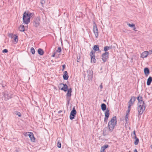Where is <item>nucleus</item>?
<instances>
[{"label": "nucleus", "instance_id": "1", "mask_svg": "<svg viewBox=\"0 0 152 152\" xmlns=\"http://www.w3.org/2000/svg\"><path fill=\"white\" fill-rule=\"evenodd\" d=\"M34 14L30 12H25L23 14V20L24 23L28 24L30 22V19L31 15Z\"/></svg>", "mask_w": 152, "mask_h": 152}, {"label": "nucleus", "instance_id": "2", "mask_svg": "<svg viewBox=\"0 0 152 152\" xmlns=\"http://www.w3.org/2000/svg\"><path fill=\"white\" fill-rule=\"evenodd\" d=\"M117 124V118L116 116H113L108 123V126L110 131H113Z\"/></svg>", "mask_w": 152, "mask_h": 152}, {"label": "nucleus", "instance_id": "3", "mask_svg": "<svg viewBox=\"0 0 152 152\" xmlns=\"http://www.w3.org/2000/svg\"><path fill=\"white\" fill-rule=\"evenodd\" d=\"M76 113L77 112L75 109V107L74 106L70 113L69 116L70 119L72 120L74 119Z\"/></svg>", "mask_w": 152, "mask_h": 152}, {"label": "nucleus", "instance_id": "4", "mask_svg": "<svg viewBox=\"0 0 152 152\" xmlns=\"http://www.w3.org/2000/svg\"><path fill=\"white\" fill-rule=\"evenodd\" d=\"M146 105L139 104L138 105L137 110L140 115H142L145 109Z\"/></svg>", "mask_w": 152, "mask_h": 152}, {"label": "nucleus", "instance_id": "5", "mask_svg": "<svg viewBox=\"0 0 152 152\" xmlns=\"http://www.w3.org/2000/svg\"><path fill=\"white\" fill-rule=\"evenodd\" d=\"M40 18L39 17H36L34 18L33 21V25L35 27H38L40 24L39 21Z\"/></svg>", "mask_w": 152, "mask_h": 152}, {"label": "nucleus", "instance_id": "6", "mask_svg": "<svg viewBox=\"0 0 152 152\" xmlns=\"http://www.w3.org/2000/svg\"><path fill=\"white\" fill-rule=\"evenodd\" d=\"M12 94L10 92H8L7 91H5L4 94V100L7 101L9 99L12 98Z\"/></svg>", "mask_w": 152, "mask_h": 152}, {"label": "nucleus", "instance_id": "7", "mask_svg": "<svg viewBox=\"0 0 152 152\" xmlns=\"http://www.w3.org/2000/svg\"><path fill=\"white\" fill-rule=\"evenodd\" d=\"M93 24V32H94L95 34L96 37L97 38L99 36V32L98 29L96 26V24L94 22Z\"/></svg>", "mask_w": 152, "mask_h": 152}, {"label": "nucleus", "instance_id": "8", "mask_svg": "<svg viewBox=\"0 0 152 152\" xmlns=\"http://www.w3.org/2000/svg\"><path fill=\"white\" fill-rule=\"evenodd\" d=\"M90 56L91 58V62L93 63H96V61L95 59V52L92 50L90 53Z\"/></svg>", "mask_w": 152, "mask_h": 152}, {"label": "nucleus", "instance_id": "9", "mask_svg": "<svg viewBox=\"0 0 152 152\" xmlns=\"http://www.w3.org/2000/svg\"><path fill=\"white\" fill-rule=\"evenodd\" d=\"M109 52H105L102 55V59L104 63L106 62L109 58Z\"/></svg>", "mask_w": 152, "mask_h": 152}, {"label": "nucleus", "instance_id": "10", "mask_svg": "<svg viewBox=\"0 0 152 152\" xmlns=\"http://www.w3.org/2000/svg\"><path fill=\"white\" fill-rule=\"evenodd\" d=\"M25 135L26 137L29 136L32 142H34L35 141V138L34 137V134L32 132H26L25 134Z\"/></svg>", "mask_w": 152, "mask_h": 152}, {"label": "nucleus", "instance_id": "11", "mask_svg": "<svg viewBox=\"0 0 152 152\" xmlns=\"http://www.w3.org/2000/svg\"><path fill=\"white\" fill-rule=\"evenodd\" d=\"M110 110L108 108L105 112L104 115L105 117L104 118V121L105 124H107V120L109 118L110 115Z\"/></svg>", "mask_w": 152, "mask_h": 152}, {"label": "nucleus", "instance_id": "12", "mask_svg": "<svg viewBox=\"0 0 152 152\" xmlns=\"http://www.w3.org/2000/svg\"><path fill=\"white\" fill-rule=\"evenodd\" d=\"M88 73V80L90 81H91L92 79L93 75V71L91 70H88L87 71Z\"/></svg>", "mask_w": 152, "mask_h": 152}, {"label": "nucleus", "instance_id": "13", "mask_svg": "<svg viewBox=\"0 0 152 152\" xmlns=\"http://www.w3.org/2000/svg\"><path fill=\"white\" fill-rule=\"evenodd\" d=\"M62 89L63 90V91L66 92L67 91H69L71 92H72V89L71 88H70L69 89L68 88V86L67 85H64V87L63 88H62Z\"/></svg>", "mask_w": 152, "mask_h": 152}, {"label": "nucleus", "instance_id": "14", "mask_svg": "<svg viewBox=\"0 0 152 152\" xmlns=\"http://www.w3.org/2000/svg\"><path fill=\"white\" fill-rule=\"evenodd\" d=\"M63 77L64 80H67L68 79L69 76L68 75V72L67 71L64 72Z\"/></svg>", "mask_w": 152, "mask_h": 152}, {"label": "nucleus", "instance_id": "15", "mask_svg": "<svg viewBox=\"0 0 152 152\" xmlns=\"http://www.w3.org/2000/svg\"><path fill=\"white\" fill-rule=\"evenodd\" d=\"M149 52L147 51L143 52L141 55V57L142 58H146L148 55Z\"/></svg>", "mask_w": 152, "mask_h": 152}, {"label": "nucleus", "instance_id": "16", "mask_svg": "<svg viewBox=\"0 0 152 152\" xmlns=\"http://www.w3.org/2000/svg\"><path fill=\"white\" fill-rule=\"evenodd\" d=\"M144 72L145 75L147 76L150 73V71L148 68L145 67L144 69Z\"/></svg>", "mask_w": 152, "mask_h": 152}, {"label": "nucleus", "instance_id": "17", "mask_svg": "<svg viewBox=\"0 0 152 152\" xmlns=\"http://www.w3.org/2000/svg\"><path fill=\"white\" fill-rule=\"evenodd\" d=\"M101 107L102 110L104 111H106L107 109V106L104 103H102L101 104Z\"/></svg>", "mask_w": 152, "mask_h": 152}, {"label": "nucleus", "instance_id": "18", "mask_svg": "<svg viewBox=\"0 0 152 152\" xmlns=\"http://www.w3.org/2000/svg\"><path fill=\"white\" fill-rule=\"evenodd\" d=\"M152 82V77L150 76L148 78L147 81V85L148 86H150L151 85V82Z\"/></svg>", "mask_w": 152, "mask_h": 152}, {"label": "nucleus", "instance_id": "19", "mask_svg": "<svg viewBox=\"0 0 152 152\" xmlns=\"http://www.w3.org/2000/svg\"><path fill=\"white\" fill-rule=\"evenodd\" d=\"M93 50H94V52L95 53L97 51H99V46L98 45H95L93 47Z\"/></svg>", "mask_w": 152, "mask_h": 152}, {"label": "nucleus", "instance_id": "20", "mask_svg": "<svg viewBox=\"0 0 152 152\" xmlns=\"http://www.w3.org/2000/svg\"><path fill=\"white\" fill-rule=\"evenodd\" d=\"M127 25L130 27L132 28H133V30L135 31H136V28L135 26V25L133 23L130 24L129 23L128 24H127Z\"/></svg>", "mask_w": 152, "mask_h": 152}, {"label": "nucleus", "instance_id": "21", "mask_svg": "<svg viewBox=\"0 0 152 152\" xmlns=\"http://www.w3.org/2000/svg\"><path fill=\"white\" fill-rule=\"evenodd\" d=\"M38 54L40 56L43 55L44 53L43 50L41 48H39L37 50Z\"/></svg>", "mask_w": 152, "mask_h": 152}, {"label": "nucleus", "instance_id": "22", "mask_svg": "<svg viewBox=\"0 0 152 152\" xmlns=\"http://www.w3.org/2000/svg\"><path fill=\"white\" fill-rule=\"evenodd\" d=\"M65 85H66V84H64L63 83H60L59 84V85L58 86V89L59 90H61L63 91L62 89V88H63Z\"/></svg>", "mask_w": 152, "mask_h": 152}, {"label": "nucleus", "instance_id": "23", "mask_svg": "<svg viewBox=\"0 0 152 152\" xmlns=\"http://www.w3.org/2000/svg\"><path fill=\"white\" fill-rule=\"evenodd\" d=\"M133 139H134L135 140V141L134 142V144L135 145H138L139 142V139L137 138V137H135Z\"/></svg>", "mask_w": 152, "mask_h": 152}, {"label": "nucleus", "instance_id": "24", "mask_svg": "<svg viewBox=\"0 0 152 152\" xmlns=\"http://www.w3.org/2000/svg\"><path fill=\"white\" fill-rule=\"evenodd\" d=\"M19 30L21 32H23L25 31V27L24 25H20L19 28Z\"/></svg>", "mask_w": 152, "mask_h": 152}, {"label": "nucleus", "instance_id": "25", "mask_svg": "<svg viewBox=\"0 0 152 152\" xmlns=\"http://www.w3.org/2000/svg\"><path fill=\"white\" fill-rule=\"evenodd\" d=\"M13 38L15 42V43H17L18 41V36L16 34H15Z\"/></svg>", "mask_w": 152, "mask_h": 152}, {"label": "nucleus", "instance_id": "26", "mask_svg": "<svg viewBox=\"0 0 152 152\" xmlns=\"http://www.w3.org/2000/svg\"><path fill=\"white\" fill-rule=\"evenodd\" d=\"M139 104H140L143 105L144 106L146 105V104H145L143 100H139L138 103H137V105H139Z\"/></svg>", "mask_w": 152, "mask_h": 152}, {"label": "nucleus", "instance_id": "27", "mask_svg": "<svg viewBox=\"0 0 152 152\" xmlns=\"http://www.w3.org/2000/svg\"><path fill=\"white\" fill-rule=\"evenodd\" d=\"M14 113L15 114L17 115L19 117H21L22 115L21 113L18 111H15L14 112Z\"/></svg>", "mask_w": 152, "mask_h": 152}, {"label": "nucleus", "instance_id": "28", "mask_svg": "<svg viewBox=\"0 0 152 152\" xmlns=\"http://www.w3.org/2000/svg\"><path fill=\"white\" fill-rule=\"evenodd\" d=\"M30 50L31 52V53L33 55L35 53V51L34 48L33 47H31V48Z\"/></svg>", "mask_w": 152, "mask_h": 152}, {"label": "nucleus", "instance_id": "29", "mask_svg": "<svg viewBox=\"0 0 152 152\" xmlns=\"http://www.w3.org/2000/svg\"><path fill=\"white\" fill-rule=\"evenodd\" d=\"M137 99L138 101H139V100H143V97L142 96H140V95L139 94L138 96L137 97Z\"/></svg>", "mask_w": 152, "mask_h": 152}, {"label": "nucleus", "instance_id": "30", "mask_svg": "<svg viewBox=\"0 0 152 152\" xmlns=\"http://www.w3.org/2000/svg\"><path fill=\"white\" fill-rule=\"evenodd\" d=\"M129 115H128V114H126V115L125 116V120L126 121V123H125V125H126V123L127 122V121L128 120Z\"/></svg>", "mask_w": 152, "mask_h": 152}, {"label": "nucleus", "instance_id": "31", "mask_svg": "<svg viewBox=\"0 0 152 152\" xmlns=\"http://www.w3.org/2000/svg\"><path fill=\"white\" fill-rule=\"evenodd\" d=\"M67 91V94L66 95V96L71 97L72 95V94H71L72 92H69V91Z\"/></svg>", "mask_w": 152, "mask_h": 152}, {"label": "nucleus", "instance_id": "32", "mask_svg": "<svg viewBox=\"0 0 152 152\" xmlns=\"http://www.w3.org/2000/svg\"><path fill=\"white\" fill-rule=\"evenodd\" d=\"M132 138H134L135 137H137L136 134V132L135 130H134L133 134H132Z\"/></svg>", "mask_w": 152, "mask_h": 152}, {"label": "nucleus", "instance_id": "33", "mask_svg": "<svg viewBox=\"0 0 152 152\" xmlns=\"http://www.w3.org/2000/svg\"><path fill=\"white\" fill-rule=\"evenodd\" d=\"M57 146L58 148H60L61 147V144L60 141H58L57 143Z\"/></svg>", "mask_w": 152, "mask_h": 152}, {"label": "nucleus", "instance_id": "34", "mask_svg": "<svg viewBox=\"0 0 152 152\" xmlns=\"http://www.w3.org/2000/svg\"><path fill=\"white\" fill-rule=\"evenodd\" d=\"M71 97H67L66 96V101L67 103V105H68L69 103Z\"/></svg>", "mask_w": 152, "mask_h": 152}, {"label": "nucleus", "instance_id": "35", "mask_svg": "<svg viewBox=\"0 0 152 152\" xmlns=\"http://www.w3.org/2000/svg\"><path fill=\"white\" fill-rule=\"evenodd\" d=\"M108 47L107 46H106L104 47V51H105V52H107V51L108 50Z\"/></svg>", "mask_w": 152, "mask_h": 152}, {"label": "nucleus", "instance_id": "36", "mask_svg": "<svg viewBox=\"0 0 152 152\" xmlns=\"http://www.w3.org/2000/svg\"><path fill=\"white\" fill-rule=\"evenodd\" d=\"M61 51V47H58L56 50V52L58 53H60Z\"/></svg>", "mask_w": 152, "mask_h": 152}, {"label": "nucleus", "instance_id": "37", "mask_svg": "<svg viewBox=\"0 0 152 152\" xmlns=\"http://www.w3.org/2000/svg\"><path fill=\"white\" fill-rule=\"evenodd\" d=\"M102 147L103 148L105 149L106 148H107L108 147L109 145L107 144H105Z\"/></svg>", "mask_w": 152, "mask_h": 152}, {"label": "nucleus", "instance_id": "38", "mask_svg": "<svg viewBox=\"0 0 152 152\" xmlns=\"http://www.w3.org/2000/svg\"><path fill=\"white\" fill-rule=\"evenodd\" d=\"M131 99H132L133 102L134 103L136 100V97L134 96H132L131 97Z\"/></svg>", "mask_w": 152, "mask_h": 152}, {"label": "nucleus", "instance_id": "39", "mask_svg": "<svg viewBox=\"0 0 152 152\" xmlns=\"http://www.w3.org/2000/svg\"><path fill=\"white\" fill-rule=\"evenodd\" d=\"M8 36L9 37H11L12 38H13L14 37V35H13V34L12 33H10L9 34Z\"/></svg>", "mask_w": 152, "mask_h": 152}, {"label": "nucleus", "instance_id": "40", "mask_svg": "<svg viewBox=\"0 0 152 152\" xmlns=\"http://www.w3.org/2000/svg\"><path fill=\"white\" fill-rule=\"evenodd\" d=\"M45 2V0H41L40 3L41 4L43 5Z\"/></svg>", "mask_w": 152, "mask_h": 152}, {"label": "nucleus", "instance_id": "41", "mask_svg": "<svg viewBox=\"0 0 152 152\" xmlns=\"http://www.w3.org/2000/svg\"><path fill=\"white\" fill-rule=\"evenodd\" d=\"M8 52V50L7 49H4L2 51L3 53H7Z\"/></svg>", "mask_w": 152, "mask_h": 152}, {"label": "nucleus", "instance_id": "42", "mask_svg": "<svg viewBox=\"0 0 152 152\" xmlns=\"http://www.w3.org/2000/svg\"><path fill=\"white\" fill-rule=\"evenodd\" d=\"M62 71H64V69H65V67H66V65L65 64L63 65H62Z\"/></svg>", "mask_w": 152, "mask_h": 152}, {"label": "nucleus", "instance_id": "43", "mask_svg": "<svg viewBox=\"0 0 152 152\" xmlns=\"http://www.w3.org/2000/svg\"><path fill=\"white\" fill-rule=\"evenodd\" d=\"M105 149L102 147H101L100 152H104Z\"/></svg>", "mask_w": 152, "mask_h": 152}, {"label": "nucleus", "instance_id": "44", "mask_svg": "<svg viewBox=\"0 0 152 152\" xmlns=\"http://www.w3.org/2000/svg\"><path fill=\"white\" fill-rule=\"evenodd\" d=\"M129 104L131 103V105H132L133 104V103H134V102H133V101H132V99H131V98L129 102Z\"/></svg>", "mask_w": 152, "mask_h": 152}, {"label": "nucleus", "instance_id": "45", "mask_svg": "<svg viewBox=\"0 0 152 152\" xmlns=\"http://www.w3.org/2000/svg\"><path fill=\"white\" fill-rule=\"evenodd\" d=\"M132 105L131 104V103H129V106H128V109L131 110V107Z\"/></svg>", "mask_w": 152, "mask_h": 152}, {"label": "nucleus", "instance_id": "46", "mask_svg": "<svg viewBox=\"0 0 152 152\" xmlns=\"http://www.w3.org/2000/svg\"><path fill=\"white\" fill-rule=\"evenodd\" d=\"M130 111V110L128 109V110L126 111V114H128V115H129V112Z\"/></svg>", "mask_w": 152, "mask_h": 152}, {"label": "nucleus", "instance_id": "47", "mask_svg": "<svg viewBox=\"0 0 152 152\" xmlns=\"http://www.w3.org/2000/svg\"><path fill=\"white\" fill-rule=\"evenodd\" d=\"M102 83H101V85L99 86V87L101 89H102L103 88V86H102Z\"/></svg>", "mask_w": 152, "mask_h": 152}, {"label": "nucleus", "instance_id": "48", "mask_svg": "<svg viewBox=\"0 0 152 152\" xmlns=\"http://www.w3.org/2000/svg\"><path fill=\"white\" fill-rule=\"evenodd\" d=\"M107 47H108V50H109V49L112 48V46H107Z\"/></svg>", "mask_w": 152, "mask_h": 152}, {"label": "nucleus", "instance_id": "49", "mask_svg": "<svg viewBox=\"0 0 152 152\" xmlns=\"http://www.w3.org/2000/svg\"><path fill=\"white\" fill-rule=\"evenodd\" d=\"M148 52L150 54H151L152 53V49L151 50H150Z\"/></svg>", "mask_w": 152, "mask_h": 152}, {"label": "nucleus", "instance_id": "50", "mask_svg": "<svg viewBox=\"0 0 152 152\" xmlns=\"http://www.w3.org/2000/svg\"><path fill=\"white\" fill-rule=\"evenodd\" d=\"M56 53V52L54 53L52 55V56L53 57H54L55 56Z\"/></svg>", "mask_w": 152, "mask_h": 152}, {"label": "nucleus", "instance_id": "51", "mask_svg": "<svg viewBox=\"0 0 152 152\" xmlns=\"http://www.w3.org/2000/svg\"><path fill=\"white\" fill-rule=\"evenodd\" d=\"M141 115H140L139 114V113H138V117L140 119L141 118Z\"/></svg>", "mask_w": 152, "mask_h": 152}, {"label": "nucleus", "instance_id": "52", "mask_svg": "<svg viewBox=\"0 0 152 152\" xmlns=\"http://www.w3.org/2000/svg\"><path fill=\"white\" fill-rule=\"evenodd\" d=\"M1 85H2V86L3 88H5V86H6V85H4L3 84H1Z\"/></svg>", "mask_w": 152, "mask_h": 152}, {"label": "nucleus", "instance_id": "53", "mask_svg": "<svg viewBox=\"0 0 152 152\" xmlns=\"http://www.w3.org/2000/svg\"><path fill=\"white\" fill-rule=\"evenodd\" d=\"M134 152H138L137 150V149H135L134 151Z\"/></svg>", "mask_w": 152, "mask_h": 152}, {"label": "nucleus", "instance_id": "54", "mask_svg": "<svg viewBox=\"0 0 152 152\" xmlns=\"http://www.w3.org/2000/svg\"><path fill=\"white\" fill-rule=\"evenodd\" d=\"M62 112V111L61 110H60L58 112V113L59 114Z\"/></svg>", "mask_w": 152, "mask_h": 152}, {"label": "nucleus", "instance_id": "55", "mask_svg": "<svg viewBox=\"0 0 152 152\" xmlns=\"http://www.w3.org/2000/svg\"><path fill=\"white\" fill-rule=\"evenodd\" d=\"M80 57H79V58H78V57H77V59H80Z\"/></svg>", "mask_w": 152, "mask_h": 152}, {"label": "nucleus", "instance_id": "56", "mask_svg": "<svg viewBox=\"0 0 152 152\" xmlns=\"http://www.w3.org/2000/svg\"><path fill=\"white\" fill-rule=\"evenodd\" d=\"M80 57H79V58H78V57H77V59H80Z\"/></svg>", "mask_w": 152, "mask_h": 152}, {"label": "nucleus", "instance_id": "57", "mask_svg": "<svg viewBox=\"0 0 152 152\" xmlns=\"http://www.w3.org/2000/svg\"><path fill=\"white\" fill-rule=\"evenodd\" d=\"M104 102H105L106 101V100H105V99L104 100Z\"/></svg>", "mask_w": 152, "mask_h": 152}, {"label": "nucleus", "instance_id": "58", "mask_svg": "<svg viewBox=\"0 0 152 152\" xmlns=\"http://www.w3.org/2000/svg\"><path fill=\"white\" fill-rule=\"evenodd\" d=\"M77 62H79V61L78 60H77Z\"/></svg>", "mask_w": 152, "mask_h": 152}, {"label": "nucleus", "instance_id": "59", "mask_svg": "<svg viewBox=\"0 0 152 152\" xmlns=\"http://www.w3.org/2000/svg\"><path fill=\"white\" fill-rule=\"evenodd\" d=\"M61 43L62 45V41H61Z\"/></svg>", "mask_w": 152, "mask_h": 152}, {"label": "nucleus", "instance_id": "60", "mask_svg": "<svg viewBox=\"0 0 152 152\" xmlns=\"http://www.w3.org/2000/svg\"><path fill=\"white\" fill-rule=\"evenodd\" d=\"M151 146H152L151 147H152V145H151Z\"/></svg>", "mask_w": 152, "mask_h": 152}]
</instances>
